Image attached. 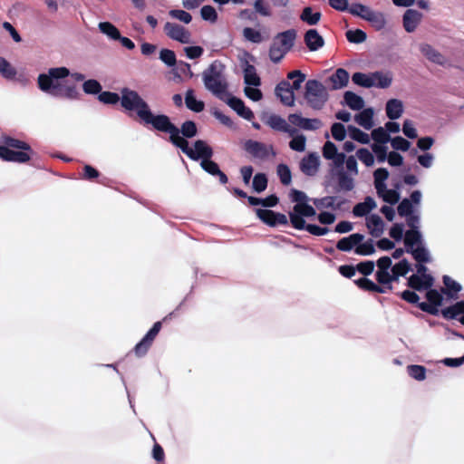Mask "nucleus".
Instances as JSON below:
<instances>
[{
  "label": "nucleus",
  "instance_id": "1",
  "mask_svg": "<svg viewBox=\"0 0 464 464\" xmlns=\"http://www.w3.org/2000/svg\"><path fill=\"white\" fill-rule=\"evenodd\" d=\"M121 94V104L125 110L130 111H135L144 125H151L154 130L163 132L170 121L168 115L153 114L149 104L136 91L122 88Z\"/></svg>",
  "mask_w": 464,
  "mask_h": 464
},
{
  "label": "nucleus",
  "instance_id": "2",
  "mask_svg": "<svg viewBox=\"0 0 464 464\" xmlns=\"http://www.w3.org/2000/svg\"><path fill=\"white\" fill-rule=\"evenodd\" d=\"M164 133L169 134V141L177 148L180 149L192 160H207L213 156V150L202 140L194 142V150L188 146V141L179 135V128L169 121L163 130Z\"/></svg>",
  "mask_w": 464,
  "mask_h": 464
},
{
  "label": "nucleus",
  "instance_id": "3",
  "mask_svg": "<svg viewBox=\"0 0 464 464\" xmlns=\"http://www.w3.org/2000/svg\"><path fill=\"white\" fill-rule=\"evenodd\" d=\"M225 71V64L219 60H215L202 74L206 89L222 101L228 95V82Z\"/></svg>",
  "mask_w": 464,
  "mask_h": 464
},
{
  "label": "nucleus",
  "instance_id": "4",
  "mask_svg": "<svg viewBox=\"0 0 464 464\" xmlns=\"http://www.w3.org/2000/svg\"><path fill=\"white\" fill-rule=\"evenodd\" d=\"M3 145H0V159L8 162L26 163L34 154L32 147L25 141L3 136Z\"/></svg>",
  "mask_w": 464,
  "mask_h": 464
},
{
  "label": "nucleus",
  "instance_id": "5",
  "mask_svg": "<svg viewBox=\"0 0 464 464\" xmlns=\"http://www.w3.org/2000/svg\"><path fill=\"white\" fill-rule=\"evenodd\" d=\"M297 36L296 30L288 29L275 35L268 55L274 63H279L293 48Z\"/></svg>",
  "mask_w": 464,
  "mask_h": 464
},
{
  "label": "nucleus",
  "instance_id": "6",
  "mask_svg": "<svg viewBox=\"0 0 464 464\" xmlns=\"http://www.w3.org/2000/svg\"><path fill=\"white\" fill-rule=\"evenodd\" d=\"M304 99L314 110H321L328 100V92L317 80H308L305 83Z\"/></svg>",
  "mask_w": 464,
  "mask_h": 464
},
{
  "label": "nucleus",
  "instance_id": "7",
  "mask_svg": "<svg viewBox=\"0 0 464 464\" xmlns=\"http://www.w3.org/2000/svg\"><path fill=\"white\" fill-rule=\"evenodd\" d=\"M172 314L173 313H170L169 314L166 315L162 321H158L154 323V324L145 334V336L134 346L133 353L137 357H142L148 353L155 338L161 330L162 322L167 321L169 318L172 316Z\"/></svg>",
  "mask_w": 464,
  "mask_h": 464
},
{
  "label": "nucleus",
  "instance_id": "8",
  "mask_svg": "<svg viewBox=\"0 0 464 464\" xmlns=\"http://www.w3.org/2000/svg\"><path fill=\"white\" fill-rule=\"evenodd\" d=\"M315 214V209L306 202L295 204L293 211L289 213V220L293 227L304 230V224H306L304 218L314 217Z\"/></svg>",
  "mask_w": 464,
  "mask_h": 464
},
{
  "label": "nucleus",
  "instance_id": "9",
  "mask_svg": "<svg viewBox=\"0 0 464 464\" xmlns=\"http://www.w3.org/2000/svg\"><path fill=\"white\" fill-rule=\"evenodd\" d=\"M243 148L246 152L256 160H266L270 155L276 156V152L272 145L268 146L257 140H247L244 143Z\"/></svg>",
  "mask_w": 464,
  "mask_h": 464
},
{
  "label": "nucleus",
  "instance_id": "10",
  "mask_svg": "<svg viewBox=\"0 0 464 464\" xmlns=\"http://www.w3.org/2000/svg\"><path fill=\"white\" fill-rule=\"evenodd\" d=\"M425 297L428 302H421L418 304V307L422 311L431 315H438L440 314L439 307L442 305L443 296L436 289H427Z\"/></svg>",
  "mask_w": 464,
  "mask_h": 464
},
{
  "label": "nucleus",
  "instance_id": "11",
  "mask_svg": "<svg viewBox=\"0 0 464 464\" xmlns=\"http://www.w3.org/2000/svg\"><path fill=\"white\" fill-rule=\"evenodd\" d=\"M256 216L262 222L269 227H276L278 225H288L287 217L285 214L275 212L270 209H256Z\"/></svg>",
  "mask_w": 464,
  "mask_h": 464
},
{
  "label": "nucleus",
  "instance_id": "12",
  "mask_svg": "<svg viewBox=\"0 0 464 464\" xmlns=\"http://www.w3.org/2000/svg\"><path fill=\"white\" fill-rule=\"evenodd\" d=\"M164 32L168 37L181 44L190 42V33L179 24L167 22L164 25Z\"/></svg>",
  "mask_w": 464,
  "mask_h": 464
},
{
  "label": "nucleus",
  "instance_id": "13",
  "mask_svg": "<svg viewBox=\"0 0 464 464\" xmlns=\"http://www.w3.org/2000/svg\"><path fill=\"white\" fill-rule=\"evenodd\" d=\"M288 121L304 130H316L323 126V122L319 119H307L297 113L289 114Z\"/></svg>",
  "mask_w": 464,
  "mask_h": 464
},
{
  "label": "nucleus",
  "instance_id": "14",
  "mask_svg": "<svg viewBox=\"0 0 464 464\" xmlns=\"http://www.w3.org/2000/svg\"><path fill=\"white\" fill-rule=\"evenodd\" d=\"M224 102L233 109L240 117L245 120L251 121L254 119L253 111L245 105L244 102L235 96H231L229 93L227 97H225Z\"/></svg>",
  "mask_w": 464,
  "mask_h": 464
},
{
  "label": "nucleus",
  "instance_id": "15",
  "mask_svg": "<svg viewBox=\"0 0 464 464\" xmlns=\"http://www.w3.org/2000/svg\"><path fill=\"white\" fill-rule=\"evenodd\" d=\"M265 123L271 129L288 133L290 136H294L296 133V130L292 128L284 118L277 114L269 115Z\"/></svg>",
  "mask_w": 464,
  "mask_h": 464
},
{
  "label": "nucleus",
  "instance_id": "16",
  "mask_svg": "<svg viewBox=\"0 0 464 464\" xmlns=\"http://www.w3.org/2000/svg\"><path fill=\"white\" fill-rule=\"evenodd\" d=\"M275 92L284 105L291 107L295 104V94L294 91L291 89L289 82H280L276 85Z\"/></svg>",
  "mask_w": 464,
  "mask_h": 464
},
{
  "label": "nucleus",
  "instance_id": "17",
  "mask_svg": "<svg viewBox=\"0 0 464 464\" xmlns=\"http://www.w3.org/2000/svg\"><path fill=\"white\" fill-rule=\"evenodd\" d=\"M440 314L446 320H458L464 325V300L442 309Z\"/></svg>",
  "mask_w": 464,
  "mask_h": 464
},
{
  "label": "nucleus",
  "instance_id": "18",
  "mask_svg": "<svg viewBox=\"0 0 464 464\" xmlns=\"http://www.w3.org/2000/svg\"><path fill=\"white\" fill-rule=\"evenodd\" d=\"M433 285V277L430 275H424V277L419 275H411L408 278L407 285L415 290L422 291L430 288Z\"/></svg>",
  "mask_w": 464,
  "mask_h": 464
},
{
  "label": "nucleus",
  "instance_id": "19",
  "mask_svg": "<svg viewBox=\"0 0 464 464\" xmlns=\"http://www.w3.org/2000/svg\"><path fill=\"white\" fill-rule=\"evenodd\" d=\"M304 41L311 52H315L324 45L323 36L315 29L307 30L304 35Z\"/></svg>",
  "mask_w": 464,
  "mask_h": 464
},
{
  "label": "nucleus",
  "instance_id": "20",
  "mask_svg": "<svg viewBox=\"0 0 464 464\" xmlns=\"http://www.w3.org/2000/svg\"><path fill=\"white\" fill-rule=\"evenodd\" d=\"M319 169V158L315 153H310L300 162L301 171L307 176H314Z\"/></svg>",
  "mask_w": 464,
  "mask_h": 464
},
{
  "label": "nucleus",
  "instance_id": "21",
  "mask_svg": "<svg viewBox=\"0 0 464 464\" xmlns=\"http://www.w3.org/2000/svg\"><path fill=\"white\" fill-rule=\"evenodd\" d=\"M363 239L364 236L362 234H351L348 237L341 238L336 244V248L339 251L349 252L352 249L355 248L359 243L363 241Z\"/></svg>",
  "mask_w": 464,
  "mask_h": 464
},
{
  "label": "nucleus",
  "instance_id": "22",
  "mask_svg": "<svg viewBox=\"0 0 464 464\" xmlns=\"http://www.w3.org/2000/svg\"><path fill=\"white\" fill-rule=\"evenodd\" d=\"M200 166L208 174L218 177L219 182L221 184L225 185L228 182L227 176L222 170H220L218 164L211 160V159L201 160Z\"/></svg>",
  "mask_w": 464,
  "mask_h": 464
},
{
  "label": "nucleus",
  "instance_id": "23",
  "mask_svg": "<svg viewBox=\"0 0 464 464\" xmlns=\"http://www.w3.org/2000/svg\"><path fill=\"white\" fill-rule=\"evenodd\" d=\"M345 203H347L346 199L339 198L335 196H327L314 200V204L317 208H331L333 210L342 209L343 205Z\"/></svg>",
  "mask_w": 464,
  "mask_h": 464
},
{
  "label": "nucleus",
  "instance_id": "24",
  "mask_svg": "<svg viewBox=\"0 0 464 464\" xmlns=\"http://www.w3.org/2000/svg\"><path fill=\"white\" fill-rule=\"evenodd\" d=\"M421 14L414 9H408L403 14V26L408 33L413 32L421 19Z\"/></svg>",
  "mask_w": 464,
  "mask_h": 464
},
{
  "label": "nucleus",
  "instance_id": "25",
  "mask_svg": "<svg viewBox=\"0 0 464 464\" xmlns=\"http://www.w3.org/2000/svg\"><path fill=\"white\" fill-rule=\"evenodd\" d=\"M366 227L370 234L374 237H378L383 233V221L381 217L376 214L371 215L367 218Z\"/></svg>",
  "mask_w": 464,
  "mask_h": 464
},
{
  "label": "nucleus",
  "instance_id": "26",
  "mask_svg": "<svg viewBox=\"0 0 464 464\" xmlns=\"http://www.w3.org/2000/svg\"><path fill=\"white\" fill-rule=\"evenodd\" d=\"M329 80L334 90L342 89L348 84L349 73L346 70L339 68L330 76Z\"/></svg>",
  "mask_w": 464,
  "mask_h": 464
},
{
  "label": "nucleus",
  "instance_id": "27",
  "mask_svg": "<svg viewBox=\"0 0 464 464\" xmlns=\"http://www.w3.org/2000/svg\"><path fill=\"white\" fill-rule=\"evenodd\" d=\"M403 112V104L398 99H391L386 103V115L392 120L399 119Z\"/></svg>",
  "mask_w": 464,
  "mask_h": 464
},
{
  "label": "nucleus",
  "instance_id": "28",
  "mask_svg": "<svg viewBox=\"0 0 464 464\" xmlns=\"http://www.w3.org/2000/svg\"><path fill=\"white\" fill-rule=\"evenodd\" d=\"M375 208V200L372 197L368 196L364 198L363 202H360L354 206L353 213L356 217H363L369 214Z\"/></svg>",
  "mask_w": 464,
  "mask_h": 464
},
{
  "label": "nucleus",
  "instance_id": "29",
  "mask_svg": "<svg viewBox=\"0 0 464 464\" xmlns=\"http://www.w3.org/2000/svg\"><path fill=\"white\" fill-rule=\"evenodd\" d=\"M397 210H398V214L401 217L411 216L410 218L408 219V225L411 227H414V222L417 221L418 218L415 216H411V214L413 212V207H412V203L411 202V200L408 198H403L400 202V204L397 208Z\"/></svg>",
  "mask_w": 464,
  "mask_h": 464
},
{
  "label": "nucleus",
  "instance_id": "30",
  "mask_svg": "<svg viewBox=\"0 0 464 464\" xmlns=\"http://www.w3.org/2000/svg\"><path fill=\"white\" fill-rule=\"evenodd\" d=\"M442 282L445 287L441 288V293L447 295L450 298H457L458 293L462 289L461 285L449 276H444L442 277Z\"/></svg>",
  "mask_w": 464,
  "mask_h": 464
},
{
  "label": "nucleus",
  "instance_id": "31",
  "mask_svg": "<svg viewBox=\"0 0 464 464\" xmlns=\"http://www.w3.org/2000/svg\"><path fill=\"white\" fill-rule=\"evenodd\" d=\"M59 82H55L49 74L42 73L38 76V86L40 90L53 96V91L58 88Z\"/></svg>",
  "mask_w": 464,
  "mask_h": 464
},
{
  "label": "nucleus",
  "instance_id": "32",
  "mask_svg": "<svg viewBox=\"0 0 464 464\" xmlns=\"http://www.w3.org/2000/svg\"><path fill=\"white\" fill-rule=\"evenodd\" d=\"M373 110L367 108L355 115V121L365 130H370L373 126Z\"/></svg>",
  "mask_w": 464,
  "mask_h": 464
},
{
  "label": "nucleus",
  "instance_id": "33",
  "mask_svg": "<svg viewBox=\"0 0 464 464\" xmlns=\"http://www.w3.org/2000/svg\"><path fill=\"white\" fill-rule=\"evenodd\" d=\"M185 104L187 108L194 112H201L205 109V103L196 99L194 91L189 89L185 94Z\"/></svg>",
  "mask_w": 464,
  "mask_h": 464
},
{
  "label": "nucleus",
  "instance_id": "34",
  "mask_svg": "<svg viewBox=\"0 0 464 464\" xmlns=\"http://www.w3.org/2000/svg\"><path fill=\"white\" fill-rule=\"evenodd\" d=\"M343 98L345 104L353 111L362 110L364 106L363 99L351 91L345 92Z\"/></svg>",
  "mask_w": 464,
  "mask_h": 464
},
{
  "label": "nucleus",
  "instance_id": "35",
  "mask_svg": "<svg viewBox=\"0 0 464 464\" xmlns=\"http://www.w3.org/2000/svg\"><path fill=\"white\" fill-rule=\"evenodd\" d=\"M53 96L76 99L79 96V92L75 85H63L59 83L58 88H55L53 91Z\"/></svg>",
  "mask_w": 464,
  "mask_h": 464
},
{
  "label": "nucleus",
  "instance_id": "36",
  "mask_svg": "<svg viewBox=\"0 0 464 464\" xmlns=\"http://www.w3.org/2000/svg\"><path fill=\"white\" fill-rule=\"evenodd\" d=\"M354 283L359 288H361L364 291L380 293V294L385 293L384 286H381L366 277L359 278V279L355 280Z\"/></svg>",
  "mask_w": 464,
  "mask_h": 464
},
{
  "label": "nucleus",
  "instance_id": "37",
  "mask_svg": "<svg viewBox=\"0 0 464 464\" xmlns=\"http://www.w3.org/2000/svg\"><path fill=\"white\" fill-rule=\"evenodd\" d=\"M337 179H338V191H351L354 188V181L352 177H350L343 169H341L337 172Z\"/></svg>",
  "mask_w": 464,
  "mask_h": 464
},
{
  "label": "nucleus",
  "instance_id": "38",
  "mask_svg": "<svg viewBox=\"0 0 464 464\" xmlns=\"http://www.w3.org/2000/svg\"><path fill=\"white\" fill-rule=\"evenodd\" d=\"M244 82L248 86H259L261 84V79L256 72L254 65L247 64L244 70Z\"/></svg>",
  "mask_w": 464,
  "mask_h": 464
},
{
  "label": "nucleus",
  "instance_id": "39",
  "mask_svg": "<svg viewBox=\"0 0 464 464\" xmlns=\"http://www.w3.org/2000/svg\"><path fill=\"white\" fill-rule=\"evenodd\" d=\"M389 177V171L384 168H379L373 172L374 178V186L377 191V194H382V191L385 188L384 181Z\"/></svg>",
  "mask_w": 464,
  "mask_h": 464
},
{
  "label": "nucleus",
  "instance_id": "40",
  "mask_svg": "<svg viewBox=\"0 0 464 464\" xmlns=\"http://www.w3.org/2000/svg\"><path fill=\"white\" fill-rule=\"evenodd\" d=\"M321 17L322 14L320 12L314 13L313 8L310 6L304 7L300 14V19L309 25L317 24Z\"/></svg>",
  "mask_w": 464,
  "mask_h": 464
},
{
  "label": "nucleus",
  "instance_id": "41",
  "mask_svg": "<svg viewBox=\"0 0 464 464\" xmlns=\"http://www.w3.org/2000/svg\"><path fill=\"white\" fill-rule=\"evenodd\" d=\"M420 51L430 61L438 64H442L444 63L443 55L437 52L431 45L427 44H422L420 46Z\"/></svg>",
  "mask_w": 464,
  "mask_h": 464
},
{
  "label": "nucleus",
  "instance_id": "42",
  "mask_svg": "<svg viewBox=\"0 0 464 464\" xmlns=\"http://www.w3.org/2000/svg\"><path fill=\"white\" fill-rule=\"evenodd\" d=\"M366 21L369 22L376 30H382L386 24L384 14L381 12H375L373 10H372L368 14Z\"/></svg>",
  "mask_w": 464,
  "mask_h": 464
},
{
  "label": "nucleus",
  "instance_id": "43",
  "mask_svg": "<svg viewBox=\"0 0 464 464\" xmlns=\"http://www.w3.org/2000/svg\"><path fill=\"white\" fill-rule=\"evenodd\" d=\"M352 80L355 84L364 88H371L375 85L372 73L367 75L362 72H354L352 76Z\"/></svg>",
  "mask_w": 464,
  "mask_h": 464
},
{
  "label": "nucleus",
  "instance_id": "44",
  "mask_svg": "<svg viewBox=\"0 0 464 464\" xmlns=\"http://www.w3.org/2000/svg\"><path fill=\"white\" fill-rule=\"evenodd\" d=\"M372 80L375 82V85L378 88L385 89L391 86L392 77L390 73H383L382 72H372Z\"/></svg>",
  "mask_w": 464,
  "mask_h": 464
},
{
  "label": "nucleus",
  "instance_id": "45",
  "mask_svg": "<svg viewBox=\"0 0 464 464\" xmlns=\"http://www.w3.org/2000/svg\"><path fill=\"white\" fill-rule=\"evenodd\" d=\"M180 133L184 139H190L197 135L198 128L196 123L193 121H186L181 124L180 129L179 128V135Z\"/></svg>",
  "mask_w": 464,
  "mask_h": 464
},
{
  "label": "nucleus",
  "instance_id": "46",
  "mask_svg": "<svg viewBox=\"0 0 464 464\" xmlns=\"http://www.w3.org/2000/svg\"><path fill=\"white\" fill-rule=\"evenodd\" d=\"M420 242L421 235L417 229L412 228L405 232L404 244L407 248L411 249L415 245L420 244Z\"/></svg>",
  "mask_w": 464,
  "mask_h": 464
},
{
  "label": "nucleus",
  "instance_id": "47",
  "mask_svg": "<svg viewBox=\"0 0 464 464\" xmlns=\"http://www.w3.org/2000/svg\"><path fill=\"white\" fill-rule=\"evenodd\" d=\"M99 29L101 32L112 40L121 38V33L119 29L110 22H101L99 24Z\"/></svg>",
  "mask_w": 464,
  "mask_h": 464
},
{
  "label": "nucleus",
  "instance_id": "48",
  "mask_svg": "<svg viewBox=\"0 0 464 464\" xmlns=\"http://www.w3.org/2000/svg\"><path fill=\"white\" fill-rule=\"evenodd\" d=\"M348 130H349L350 137L353 140H354L362 144H368L370 142L369 135L367 133L363 132L359 128L350 125V126H348Z\"/></svg>",
  "mask_w": 464,
  "mask_h": 464
},
{
  "label": "nucleus",
  "instance_id": "49",
  "mask_svg": "<svg viewBox=\"0 0 464 464\" xmlns=\"http://www.w3.org/2000/svg\"><path fill=\"white\" fill-rule=\"evenodd\" d=\"M354 252L360 256H371L374 254L375 247L372 239H368L366 242L359 243L354 248Z\"/></svg>",
  "mask_w": 464,
  "mask_h": 464
},
{
  "label": "nucleus",
  "instance_id": "50",
  "mask_svg": "<svg viewBox=\"0 0 464 464\" xmlns=\"http://www.w3.org/2000/svg\"><path fill=\"white\" fill-rule=\"evenodd\" d=\"M408 253H411L413 258L419 263H427L430 261L429 253L424 246H418L416 248H406Z\"/></svg>",
  "mask_w": 464,
  "mask_h": 464
},
{
  "label": "nucleus",
  "instance_id": "51",
  "mask_svg": "<svg viewBox=\"0 0 464 464\" xmlns=\"http://www.w3.org/2000/svg\"><path fill=\"white\" fill-rule=\"evenodd\" d=\"M372 9L362 4L354 3L350 5L349 13L353 15L359 16L363 20H366V17L371 13Z\"/></svg>",
  "mask_w": 464,
  "mask_h": 464
},
{
  "label": "nucleus",
  "instance_id": "52",
  "mask_svg": "<svg viewBox=\"0 0 464 464\" xmlns=\"http://www.w3.org/2000/svg\"><path fill=\"white\" fill-rule=\"evenodd\" d=\"M407 372L411 378L417 381H423L426 378V368L422 365H409L407 367Z\"/></svg>",
  "mask_w": 464,
  "mask_h": 464
},
{
  "label": "nucleus",
  "instance_id": "53",
  "mask_svg": "<svg viewBox=\"0 0 464 464\" xmlns=\"http://www.w3.org/2000/svg\"><path fill=\"white\" fill-rule=\"evenodd\" d=\"M345 36L350 43L353 44L363 43L367 38L366 33L361 29L348 30L345 33Z\"/></svg>",
  "mask_w": 464,
  "mask_h": 464
},
{
  "label": "nucleus",
  "instance_id": "54",
  "mask_svg": "<svg viewBox=\"0 0 464 464\" xmlns=\"http://www.w3.org/2000/svg\"><path fill=\"white\" fill-rule=\"evenodd\" d=\"M243 36L246 41H249L253 44H260L264 40L261 33L251 27H245L243 29Z\"/></svg>",
  "mask_w": 464,
  "mask_h": 464
},
{
  "label": "nucleus",
  "instance_id": "55",
  "mask_svg": "<svg viewBox=\"0 0 464 464\" xmlns=\"http://www.w3.org/2000/svg\"><path fill=\"white\" fill-rule=\"evenodd\" d=\"M276 170L281 183L285 186L289 185L292 180V174L289 167L285 164H279Z\"/></svg>",
  "mask_w": 464,
  "mask_h": 464
},
{
  "label": "nucleus",
  "instance_id": "56",
  "mask_svg": "<svg viewBox=\"0 0 464 464\" xmlns=\"http://www.w3.org/2000/svg\"><path fill=\"white\" fill-rule=\"evenodd\" d=\"M372 138L376 143L379 144H385L388 141H391L389 133L382 127L374 129L372 131Z\"/></svg>",
  "mask_w": 464,
  "mask_h": 464
},
{
  "label": "nucleus",
  "instance_id": "57",
  "mask_svg": "<svg viewBox=\"0 0 464 464\" xmlns=\"http://www.w3.org/2000/svg\"><path fill=\"white\" fill-rule=\"evenodd\" d=\"M383 201L394 205L400 200V194L395 189H387L386 188L382 191V194H378Z\"/></svg>",
  "mask_w": 464,
  "mask_h": 464
},
{
  "label": "nucleus",
  "instance_id": "58",
  "mask_svg": "<svg viewBox=\"0 0 464 464\" xmlns=\"http://www.w3.org/2000/svg\"><path fill=\"white\" fill-rule=\"evenodd\" d=\"M267 187V178L264 173H257L253 179V188L256 192L261 193Z\"/></svg>",
  "mask_w": 464,
  "mask_h": 464
},
{
  "label": "nucleus",
  "instance_id": "59",
  "mask_svg": "<svg viewBox=\"0 0 464 464\" xmlns=\"http://www.w3.org/2000/svg\"><path fill=\"white\" fill-rule=\"evenodd\" d=\"M0 72L6 79H13L16 75V70L5 58H0Z\"/></svg>",
  "mask_w": 464,
  "mask_h": 464
},
{
  "label": "nucleus",
  "instance_id": "60",
  "mask_svg": "<svg viewBox=\"0 0 464 464\" xmlns=\"http://www.w3.org/2000/svg\"><path fill=\"white\" fill-rule=\"evenodd\" d=\"M82 89L87 94H100L102 85L98 81L91 79L83 82Z\"/></svg>",
  "mask_w": 464,
  "mask_h": 464
},
{
  "label": "nucleus",
  "instance_id": "61",
  "mask_svg": "<svg viewBox=\"0 0 464 464\" xmlns=\"http://www.w3.org/2000/svg\"><path fill=\"white\" fill-rule=\"evenodd\" d=\"M200 15L203 20L210 23H216L218 21V13L216 9L211 5H204L200 10Z\"/></svg>",
  "mask_w": 464,
  "mask_h": 464
},
{
  "label": "nucleus",
  "instance_id": "62",
  "mask_svg": "<svg viewBox=\"0 0 464 464\" xmlns=\"http://www.w3.org/2000/svg\"><path fill=\"white\" fill-rule=\"evenodd\" d=\"M375 276L377 282L382 285L381 286L385 287V293L387 290L391 291L392 289V285L391 284V274L389 271H377Z\"/></svg>",
  "mask_w": 464,
  "mask_h": 464
},
{
  "label": "nucleus",
  "instance_id": "63",
  "mask_svg": "<svg viewBox=\"0 0 464 464\" xmlns=\"http://www.w3.org/2000/svg\"><path fill=\"white\" fill-rule=\"evenodd\" d=\"M120 96L116 92H101L98 100L104 104H116L120 102Z\"/></svg>",
  "mask_w": 464,
  "mask_h": 464
},
{
  "label": "nucleus",
  "instance_id": "64",
  "mask_svg": "<svg viewBox=\"0 0 464 464\" xmlns=\"http://www.w3.org/2000/svg\"><path fill=\"white\" fill-rule=\"evenodd\" d=\"M356 156L367 167H370L374 163V157L372 153L366 148L359 149L356 151Z\"/></svg>",
  "mask_w": 464,
  "mask_h": 464
}]
</instances>
